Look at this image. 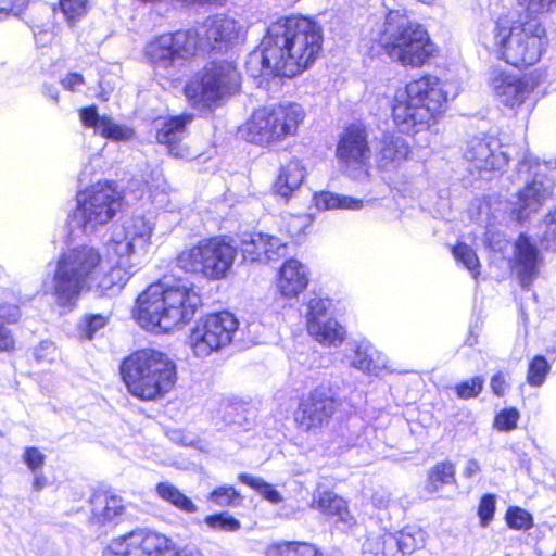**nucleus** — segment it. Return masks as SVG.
Returning a JSON list of instances; mask_svg holds the SVG:
<instances>
[{
	"mask_svg": "<svg viewBox=\"0 0 556 556\" xmlns=\"http://www.w3.org/2000/svg\"><path fill=\"white\" fill-rule=\"evenodd\" d=\"M153 230L154 224L143 216L131 217L116 227L106 242L108 253L117 258L116 265L102 277L99 276L101 255L96 248L81 245L73 249L72 296L85 289H121L147 261Z\"/></svg>",
	"mask_w": 556,
	"mask_h": 556,
	"instance_id": "obj_1",
	"label": "nucleus"
},
{
	"mask_svg": "<svg viewBox=\"0 0 556 556\" xmlns=\"http://www.w3.org/2000/svg\"><path fill=\"white\" fill-rule=\"evenodd\" d=\"M320 26L305 16L281 17L271 23L257 49L249 53L247 73L268 81L294 77L313 65L321 50Z\"/></svg>",
	"mask_w": 556,
	"mask_h": 556,
	"instance_id": "obj_2",
	"label": "nucleus"
},
{
	"mask_svg": "<svg viewBox=\"0 0 556 556\" xmlns=\"http://www.w3.org/2000/svg\"><path fill=\"white\" fill-rule=\"evenodd\" d=\"M527 20L501 16L496 21L490 47L515 67L538 63L548 46L546 28L538 16L556 11V0H517Z\"/></svg>",
	"mask_w": 556,
	"mask_h": 556,
	"instance_id": "obj_3",
	"label": "nucleus"
},
{
	"mask_svg": "<svg viewBox=\"0 0 556 556\" xmlns=\"http://www.w3.org/2000/svg\"><path fill=\"white\" fill-rule=\"evenodd\" d=\"M458 85L442 83L434 76L413 80L394 93L392 114L404 132L426 129L445 110L448 100L458 94Z\"/></svg>",
	"mask_w": 556,
	"mask_h": 556,
	"instance_id": "obj_4",
	"label": "nucleus"
},
{
	"mask_svg": "<svg viewBox=\"0 0 556 556\" xmlns=\"http://www.w3.org/2000/svg\"><path fill=\"white\" fill-rule=\"evenodd\" d=\"M200 303L191 283H154L138 296L134 316L147 330L169 332L188 323Z\"/></svg>",
	"mask_w": 556,
	"mask_h": 556,
	"instance_id": "obj_5",
	"label": "nucleus"
},
{
	"mask_svg": "<svg viewBox=\"0 0 556 556\" xmlns=\"http://www.w3.org/2000/svg\"><path fill=\"white\" fill-rule=\"evenodd\" d=\"M121 376L128 392L147 402L165 397L178 380L175 361L156 349H141L127 356Z\"/></svg>",
	"mask_w": 556,
	"mask_h": 556,
	"instance_id": "obj_6",
	"label": "nucleus"
},
{
	"mask_svg": "<svg viewBox=\"0 0 556 556\" xmlns=\"http://www.w3.org/2000/svg\"><path fill=\"white\" fill-rule=\"evenodd\" d=\"M384 37L388 55L404 66L419 67L435 52L427 30L409 22L400 10L388 13Z\"/></svg>",
	"mask_w": 556,
	"mask_h": 556,
	"instance_id": "obj_7",
	"label": "nucleus"
},
{
	"mask_svg": "<svg viewBox=\"0 0 556 556\" xmlns=\"http://www.w3.org/2000/svg\"><path fill=\"white\" fill-rule=\"evenodd\" d=\"M241 75L233 62L213 61L199 71L186 85L185 94L193 108H211L239 92Z\"/></svg>",
	"mask_w": 556,
	"mask_h": 556,
	"instance_id": "obj_8",
	"label": "nucleus"
},
{
	"mask_svg": "<svg viewBox=\"0 0 556 556\" xmlns=\"http://www.w3.org/2000/svg\"><path fill=\"white\" fill-rule=\"evenodd\" d=\"M304 117L305 112L298 103L283 102L260 108L239 128V135L255 144H270L294 136Z\"/></svg>",
	"mask_w": 556,
	"mask_h": 556,
	"instance_id": "obj_9",
	"label": "nucleus"
},
{
	"mask_svg": "<svg viewBox=\"0 0 556 556\" xmlns=\"http://www.w3.org/2000/svg\"><path fill=\"white\" fill-rule=\"evenodd\" d=\"M238 253L230 240L222 237L202 239L197 244L182 250L177 266L190 274L200 275L208 280L226 278Z\"/></svg>",
	"mask_w": 556,
	"mask_h": 556,
	"instance_id": "obj_10",
	"label": "nucleus"
},
{
	"mask_svg": "<svg viewBox=\"0 0 556 556\" xmlns=\"http://www.w3.org/2000/svg\"><path fill=\"white\" fill-rule=\"evenodd\" d=\"M72 514H84L88 523L101 531L114 529L126 514L124 500L112 492H93L90 486L76 485L72 492Z\"/></svg>",
	"mask_w": 556,
	"mask_h": 556,
	"instance_id": "obj_11",
	"label": "nucleus"
},
{
	"mask_svg": "<svg viewBox=\"0 0 556 556\" xmlns=\"http://www.w3.org/2000/svg\"><path fill=\"white\" fill-rule=\"evenodd\" d=\"M144 55L157 75L174 76L198 55L197 43L190 29L166 33L147 43Z\"/></svg>",
	"mask_w": 556,
	"mask_h": 556,
	"instance_id": "obj_12",
	"label": "nucleus"
},
{
	"mask_svg": "<svg viewBox=\"0 0 556 556\" xmlns=\"http://www.w3.org/2000/svg\"><path fill=\"white\" fill-rule=\"evenodd\" d=\"M486 83L495 99L515 112H530L536 103L539 79L532 74H516L502 66H492Z\"/></svg>",
	"mask_w": 556,
	"mask_h": 556,
	"instance_id": "obj_13",
	"label": "nucleus"
},
{
	"mask_svg": "<svg viewBox=\"0 0 556 556\" xmlns=\"http://www.w3.org/2000/svg\"><path fill=\"white\" fill-rule=\"evenodd\" d=\"M76 201L75 218L87 232L106 224L116 215L122 207L123 195L113 182L104 181L79 192Z\"/></svg>",
	"mask_w": 556,
	"mask_h": 556,
	"instance_id": "obj_14",
	"label": "nucleus"
},
{
	"mask_svg": "<svg viewBox=\"0 0 556 556\" xmlns=\"http://www.w3.org/2000/svg\"><path fill=\"white\" fill-rule=\"evenodd\" d=\"M190 33L197 43V53H223L243 41L247 29L239 20L226 14H216L206 17L202 24L190 29Z\"/></svg>",
	"mask_w": 556,
	"mask_h": 556,
	"instance_id": "obj_15",
	"label": "nucleus"
},
{
	"mask_svg": "<svg viewBox=\"0 0 556 556\" xmlns=\"http://www.w3.org/2000/svg\"><path fill=\"white\" fill-rule=\"evenodd\" d=\"M238 320L229 312L208 315L197 324L189 336V344L197 357H206L228 346L238 330Z\"/></svg>",
	"mask_w": 556,
	"mask_h": 556,
	"instance_id": "obj_16",
	"label": "nucleus"
},
{
	"mask_svg": "<svg viewBox=\"0 0 556 556\" xmlns=\"http://www.w3.org/2000/svg\"><path fill=\"white\" fill-rule=\"evenodd\" d=\"M102 556H178V552L172 539L140 528L113 539Z\"/></svg>",
	"mask_w": 556,
	"mask_h": 556,
	"instance_id": "obj_17",
	"label": "nucleus"
},
{
	"mask_svg": "<svg viewBox=\"0 0 556 556\" xmlns=\"http://www.w3.org/2000/svg\"><path fill=\"white\" fill-rule=\"evenodd\" d=\"M540 166L539 161L530 153H525L522 161L518 164V175H525L526 179L533 175L532 181L518 193L517 202L511 210V214L519 222L538 212L553 192V184L539 173Z\"/></svg>",
	"mask_w": 556,
	"mask_h": 556,
	"instance_id": "obj_18",
	"label": "nucleus"
},
{
	"mask_svg": "<svg viewBox=\"0 0 556 556\" xmlns=\"http://www.w3.org/2000/svg\"><path fill=\"white\" fill-rule=\"evenodd\" d=\"M336 392L323 383L304 395L294 412L296 427L306 432H316L329 422L336 409Z\"/></svg>",
	"mask_w": 556,
	"mask_h": 556,
	"instance_id": "obj_19",
	"label": "nucleus"
},
{
	"mask_svg": "<svg viewBox=\"0 0 556 556\" xmlns=\"http://www.w3.org/2000/svg\"><path fill=\"white\" fill-rule=\"evenodd\" d=\"M329 299L314 296L306 304L304 315L307 333L324 346H339L346 337L345 328L332 317Z\"/></svg>",
	"mask_w": 556,
	"mask_h": 556,
	"instance_id": "obj_20",
	"label": "nucleus"
},
{
	"mask_svg": "<svg viewBox=\"0 0 556 556\" xmlns=\"http://www.w3.org/2000/svg\"><path fill=\"white\" fill-rule=\"evenodd\" d=\"M464 161L471 174L501 170L508 162L500 141L493 137H472L463 150Z\"/></svg>",
	"mask_w": 556,
	"mask_h": 556,
	"instance_id": "obj_21",
	"label": "nucleus"
},
{
	"mask_svg": "<svg viewBox=\"0 0 556 556\" xmlns=\"http://www.w3.org/2000/svg\"><path fill=\"white\" fill-rule=\"evenodd\" d=\"M337 156L348 169L359 170L356 178L367 175L371 152L363 126L351 125L343 131L338 142Z\"/></svg>",
	"mask_w": 556,
	"mask_h": 556,
	"instance_id": "obj_22",
	"label": "nucleus"
},
{
	"mask_svg": "<svg viewBox=\"0 0 556 556\" xmlns=\"http://www.w3.org/2000/svg\"><path fill=\"white\" fill-rule=\"evenodd\" d=\"M515 271L523 289H529L540 274L543 257L535 242L521 233L514 245Z\"/></svg>",
	"mask_w": 556,
	"mask_h": 556,
	"instance_id": "obj_23",
	"label": "nucleus"
},
{
	"mask_svg": "<svg viewBox=\"0 0 556 556\" xmlns=\"http://www.w3.org/2000/svg\"><path fill=\"white\" fill-rule=\"evenodd\" d=\"M241 254L244 261L251 263H267L277 261L287 254V244L271 235L255 232L241 240Z\"/></svg>",
	"mask_w": 556,
	"mask_h": 556,
	"instance_id": "obj_24",
	"label": "nucleus"
},
{
	"mask_svg": "<svg viewBox=\"0 0 556 556\" xmlns=\"http://www.w3.org/2000/svg\"><path fill=\"white\" fill-rule=\"evenodd\" d=\"M192 121V114H181L165 119L157 129V142L166 146L168 152L175 157L189 156L190 153L185 140L188 136L187 126Z\"/></svg>",
	"mask_w": 556,
	"mask_h": 556,
	"instance_id": "obj_25",
	"label": "nucleus"
},
{
	"mask_svg": "<svg viewBox=\"0 0 556 556\" xmlns=\"http://www.w3.org/2000/svg\"><path fill=\"white\" fill-rule=\"evenodd\" d=\"M343 363L362 372L379 376L388 368V359L370 342L361 341L346 349Z\"/></svg>",
	"mask_w": 556,
	"mask_h": 556,
	"instance_id": "obj_26",
	"label": "nucleus"
},
{
	"mask_svg": "<svg viewBox=\"0 0 556 556\" xmlns=\"http://www.w3.org/2000/svg\"><path fill=\"white\" fill-rule=\"evenodd\" d=\"M309 271L295 258L287 260L279 269L276 287L286 299L298 298L308 286Z\"/></svg>",
	"mask_w": 556,
	"mask_h": 556,
	"instance_id": "obj_27",
	"label": "nucleus"
},
{
	"mask_svg": "<svg viewBox=\"0 0 556 556\" xmlns=\"http://www.w3.org/2000/svg\"><path fill=\"white\" fill-rule=\"evenodd\" d=\"M79 116L84 126L93 128L97 134L108 139L124 140L129 137L127 128L114 123L110 117L100 116L96 106L81 109Z\"/></svg>",
	"mask_w": 556,
	"mask_h": 556,
	"instance_id": "obj_28",
	"label": "nucleus"
},
{
	"mask_svg": "<svg viewBox=\"0 0 556 556\" xmlns=\"http://www.w3.org/2000/svg\"><path fill=\"white\" fill-rule=\"evenodd\" d=\"M312 507L329 517L337 518V521L348 527L353 523V516L349 511L346 502L332 492H319L314 496Z\"/></svg>",
	"mask_w": 556,
	"mask_h": 556,
	"instance_id": "obj_29",
	"label": "nucleus"
},
{
	"mask_svg": "<svg viewBox=\"0 0 556 556\" xmlns=\"http://www.w3.org/2000/svg\"><path fill=\"white\" fill-rule=\"evenodd\" d=\"M409 148L401 136L384 135L380 142L379 166L384 169L397 167L407 156Z\"/></svg>",
	"mask_w": 556,
	"mask_h": 556,
	"instance_id": "obj_30",
	"label": "nucleus"
},
{
	"mask_svg": "<svg viewBox=\"0 0 556 556\" xmlns=\"http://www.w3.org/2000/svg\"><path fill=\"white\" fill-rule=\"evenodd\" d=\"M426 532L417 527H406L396 534L388 533L384 544H392L397 547L396 556L410 555L426 544Z\"/></svg>",
	"mask_w": 556,
	"mask_h": 556,
	"instance_id": "obj_31",
	"label": "nucleus"
},
{
	"mask_svg": "<svg viewBox=\"0 0 556 556\" xmlns=\"http://www.w3.org/2000/svg\"><path fill=\"white\" fill-rule=\"evenodd\" d=\"M305 177V168L299 160H291L285 165L274 185L277 194L288 199L300 188Z\"/></svg>",
	"mask_w": 556,
	"mask_h": 556,
	"instance_id": "obj_32",
	"label": "nucleus"
},
{
	"mask_svg": "<svg viewBox=\"0 0 556 556\" xmlns=\"http://www.w3.org/2000/svg\"><path fill=\"white\" fill-rule=\"evenodd\" d=\"M314 202L318 210H361L364 205L362 199L323 191L314 195Z\"/></svg>",
	"mask_w": 556,
	"mask_h": 556,
	"instance_id": "obj_33",
	"label": "nucleus"
},
{
	"mask_svg": "<svg viewBox=\"0 0 556 556\" xmlns=\"http://www.w3.org/2000/svg\"><path fill=\"white\" fill-rule=\"evenodd\" d=\"M155 492L160 498L184 513L193 514L198 510V506L192 500L169 482L157 483Z\"/></svg>",
	"mask_w": 556,
	"mask_h": 556,
	"instance_id": "obj_34",
	"label": "nucleus"
},
{
	"mask_svg": "<svg viewBox=\"0 0 556 556\" xmlns=\"http://www.w3.org/2000/svg\"><path fill=\"white\" fill-rule=\"evenodd\" d=\"M52 288L59 305L67 306L70 304V263L65 254L58 262Z\"/></svg>",
	"mask_w": 556,
	"mask_h": 556,
	"instance_id": "obj_35",
	"label": "nucleus"
},
{
	"mask_svg": "<svg viewBox=\"0 0 556 556\" xmlns=\"http://www.w3.org/2000/svg\"><path fill=\"white\" fill-rule=\"evenodd\" d=\"M318 551L305 542H279L269 545L266 556H317Z\"/></svg>",
	"mask_w": 556,
	"mask_h": 556,
	"instance_id": "obj_36",
	"label": "nucleus"
},
{
	"mask_svg": "<svg viewBox=\"0 0 556 556\" xmlns=\"http://www.w3.org/2000/svg\"><path fill=\"white\" fill-rule=\"evenodd\" d=\"M455 482V467L450 462L437 464L428 473L427 490L431 493L438 492L444 484Z\"/></svg>",
	"mask_w": 556,
	"mask_h": 556,
	"instance_id": "obj_37",
	"label": "nucleus"
},
{
	"mask_svg": "<svg viewBox=\"0 0 556 556\" xmlns=\"http://www.w3.org/2000/svg\"><path fill=\"white\" fill-rule=\"evenodd\" d=\"M238 479L241 483L249 485L255 490L260 495L273 504H278L282 501L281 494L265 480L249 473H240Z\"/></svg>",
	"mask_w": 556,
	"mask_h": 556,
	"instance_id": "obj_38",
	"label": "nucleus"
},
{
	"mask_svg": "<svg viewBox=\"0 0 556 556\" xmlns=\"http://www.w3.org/2000/svg\"><path fill=\"white\" fill-rule=\"evenodd\" d=\"M109 316L103 314H86L77 325V332L81 339L91 340L98 331L103 329Z\"/></svg>",
	"mask_w": 556,
	"mask_h": 556,
	"instance_id": "obj_39",
	"label": "nucleus"
},
{
	"mask_svg": "<svg viewBox=\"0 0 556 556\" xmlns=\"http://www.w3.org/2000/svg\"><path fill=\"white\" fill-rule=\"evenodd\" d=\"M455 260L462 263L464 267L471 273L473 278H477L480 274L479 267L480 262L476 252L465 243H458L452 250Z\"/></svg>",
	"mask_w": 556,
	"mask_h": 556,
	"instance_id": "obj_40",
	"label": "nucleus"
},
{
	"mask_svg": "<svg viewBox=\"0 0 556 556\" xmlns=\"http://www.w3.org/2000/svg\"><path fill=\"white\" fill-rule=\"evenodd\" d=\"M505 520L507 526L514 530L527 531L533 527L532 515L518 506H511L507 509Z\"/></svg>",
	"mask_w": 556,
	"mask_h": 556,
	"instance_id": "obj_41",
	"label": "nucleus"
},
{
	"mask_svg": "<svg viewBox=\"0 0 556 556\" xmlns=\"http://www.w3.org/2000/svg\"><path fill=\"white\" fill-rule=\"evenodd\" d=\"M549 369L551 367L544 356H535L529 364L527 382L531 387H541L544 383Z\"/></svg>",
	"mask_w": 556,
	"mask_h": 556,
	"instance_id": "obj_42",
	"label": "nucleus"
},
{
	"mask_svg": "<svg viewBox=\"0 0 556 556\" xmlns=\"http://www.w3.org/2000/svg\"><path fill=\"white\" fill-rule=\"evenodd\" d=\"M204 522L208 528L224 532H236L241 527L240 521L228 513L206 516Z\"/></svg>",
	"mask_w": 556,
	"mask_h": 556,
	"instance_id": "obj_43",
	"label": "nucleus"
},
{
	"mask_svg": "<svg viewBox=\"0 0 556 556\" xmlns=\"http://www.w3.org/2000/svg\"><path fill=\"white\" fill-rule=\"evenodd\" d=\"M313 218L309 214H289L285 218V227L292 238H300L305 233V230L311 226Z\"/></svg>",
	"mask_w": 556,
	"mask_h": 556,
	"instance_id": "obj_44",
	"label": "nucleus"
},
{
	"mask_svg": "<svg viewBox=\"0 0 556 556\" xmlns=\"http://www.w3.org/2000/svg\"><path fill=\"white\" fill-rule=\"evenodd\" d=\"M239 498V493L233 486L230 485L218 486L214 489L208 495V500L220 507L232 506Z\"/></svg>",
	"mask_w": 556,
	"mask_h": 556,
	"instance_id": "obj_45",
	"label": "nucleus"
},
{
	"mask_svg": "<svg viewBox=\"0 0 556 556\" xmlns=\"http://www.w3.org/2000/svg\"><path fill=\"white\" fill-rule=\"evenodd\" d=\"M545 231L540 238L541 245L546 251L556 252V211L544 218Z\"/></svg>",
	"mask_w": 556,
	"mask_h": 556,
	"instance_id": "obj_46",
	"label": "nucleus"
},
{
	"mask_svg": "<svg viewBox=\"0 0 556 556\" xmlns=\"http://www.w3.org/2000/svg\"><path fill=\"white\" fill-rule=\"evenodd\" d=\"M519 417L516 408H505L496 415L493 426L498 431H511L517 427Z\"/></svg>",
	"mask_w": 556,
	"mask_h": 556,
	"instance_id": "obj_47",
	"label": "nucleus"
},
{
	"mask_svg": "<svg viewBox=\"0 0 556 556\" xmlns=\"http://www.w3.org/2000/svg\"><path fill=\"white\" fill-rule=\"evenodd\" d=\"M484 380L481 377H473L456 386V393L459 399L468 400L477 397L483 389Z\"/></svg>",
	"mask_w": 556,
	"mask_h": 556,
	"instance_id": "obj_48",
	"label": "nucleus"
},
{
	"mask_svg": "<svg viewBox=\"0 0 556 556\" xmlns=\"http://www.w3.org/2000/svg\"><path fill=\"white\" fill-rule=\"evenodd\" d=\"M387 534L380 536H369L363 544V551L374 555L382 554L383 556H396L392 552V544H384Z\"/></svg>",
	"mask_w": 556,
	"mask_h": 556,
	"instance_id": "obj_49",
	"label": "nucleus"
},
{
	"mask_svg": "<svg viewBox=\"0 0 556 556\" xmlns=\"http://www.w3.org/2000/svg\"><path fill=\"white\" fill-rule=\"evenodd\" d=\"M496 506V498L493 494H485L481 497L478 516L482 527H486L493 519Z\"/></svg>",
	"mask_w": 556,
	"mask_h": 556,
	"instance_id": "obj_50",
	"label": "nucleus"
},
{
	"mask_svg": "<svg viewBox=\"0 0 556 556\" xmlns=\"http://www.w3.org/2000/svg\"><path fill=\"white\" fill-rule=\"evenodd\" d=\"M22 459L27 468L33 473H36L42 469L46 462V455L39 448L31 446L25 448Z\"/></svg>",
	"mask_w": 556,
	"mask_h": 556,
	"instance_id": "obj_51",
	"label": "nucleus"
},
{
	"mask_svg": "<svg viewBox=\"0 0 556 556\" xmlns=\"http://www.w3.org/2000/svg\"><path fill=\"white\" fill-rule=\"evenodd\" d=\"M56 356V349L50 341H42L35 348L34 357L38 364L52 363Z\"/></svg>",
	"mask_w": 556,
	"mask_h": 556,
	"instance_id": "obj_52",
	"label": "nucleus"
},
{
	"mask_svg": "<svg viewBox=\"0 0 556 556\" xmlns=\"http://www.w3.org/2000/svg\"><path fill=\"white\" fill-rule=\"evenodd\" d=\"M20 318V309L16 305H0V325L14 324Z\"/></svg>",
	"mask_w": 556,
	"mask_h": 556,
	"instance_id": "obj_53",
	"label": "nucleus"
},
{
	"mask_svg": "<svg viewBox=\"0 0 556 556\" xmlns=\"http://www.w3.org/2000/svg\"><path fill=\"white\" fill-rule=\"evenodd\" d=\"M490 386L495 395L503 396L506 391V388H507L506 379H505L503 372H501V371L496 372L491 378Z\"/></svg>",
	"mask_w": 556,
	"mask_h": 556,
	"instance_id": "obj_54",
	"label": "nucleus"
},
{
	"mask_svg": "<svg viewBox=\"0 0 556 556\" xmlns=\"http://www.w3.org/2000/svg\"><path fill=\"white\" fill-rule=\"evenodd\" d=\"M14 349V339L10 330L0 325V352H8Z\"/></svg>",
	"mask_w": 556,
	"mask_h": 556,
	"instance_id": "obj_55",
	"label": "nucleus"
},
{
	"mask_svg": "<svg viewBox=\"0 0 556 556\" xmlns=\"http://www.w3.org/2000/svg\"><path fill=\"white\" fill-rule=\"evenodd\" d=\"M481 471V465L478 459L469 458L463 468V476L466 479H472Z\"/></svg>",
	"mask_w": 556,
	"mask_h": 556,
	"instance_id": "obj_56",
	"label": "nucleus"
},
{
	"mask_svg": "<svg viewBox=\"0 0 556 556\" xmlns=\"http://www.w3.org/2000/svg\"><path fill=\"white\" fill-rule=\"evenodd\" d=\"M372 504L379 509L387 508L391 503L390 493L384 490H378L372 494Z\"/></svg>",
	"mask_w": 556,
	"mask_h": 556,
	"instance_id": "obj_57",
	"label": "nucleus"
},
{
	"mask_svg": "<svg viewBox=\"0 0 556 556\" xmlns=\"http://www.w3.org/2000/svg\"><path fill=\"white\" fill-rule=\"evenodd\" d=\"M28 5V0H13L10 9L0 8V20L7 17L10 12H14L15 15H18L23 12Z\"/></svg>",
	"mask_w": 556,
	"mask_h": 556,
	"instance_id": "obj_58",
	"label": "nucleus"
},
{
	"mask_svg": "<svg viewBox=\"0 0 556 556\" xmlns=\"http://www.w3.org/2000/svg\"><path fill=\"white\" fill-rule=\"evenodd\" d=\"M88 0H72V22L87 13Z\"/></svg>",
	"mask_w": 556,
	"mask_h": 556,
	"instance_id": "obj_59",
	"label": "nucleus"
},
{
	"mask_svg": "<svg viewBox=\"0 0 556 556\" xmlns=\"http://www.w3.org/2000/svg\"><path fill=\"white\" fill-rule=\"evenodd\" d=\"M48 483L46 476L40 471L34 473L33 490L36 492L41 491Z\"/></svg>",
	"mask_w": 556,
	"mask_h": 556,
	"instance_id": "obj_60",
	"label": "nucleus"
},
{
	"mask_svg": "<svg viewBox=\"0 0 556 556\" xmlns=\"http://www.w3.org/2000/svg\"><path fill=\"white\" fill-rule=\"evenodd\" d=\"M58 10L61 11L66 22H70V0H60L58 5H52V11L55 13Z\"/></svg>",
	"mask_w": 556,
	"mask_h": 556,
	"instance_id": "obj_61",
	"label": "nucleus"
},
{
	"mask_svg": "<svg viewBox=\"0 0 556 556\" xmlns=\"http://www.w3.org/2000/svg\"><path fill=\"white\" fill-rule=\"evenodd\" d=\"M45 93L55 103L59 102V89L56 86L47 85L45 86Z\"/></svg>",
	"mask_w": 556,
	"mask_h": 556,
	"instance_id": "obj_62",
	"label": "nucleus"
},
{
	"mask_svg": "<svg viewBox=\"0 0 556 556\" xmlns=\"http://www.w3.org/2000/svg\"><path fill=\"white\" fill-rule=\"evenodd\" d=\"M83 76L76 73H72V88L76 85L83 84Z\"/></svg>",
	"mask_w": 556,
	"mask_h": 556,
	"instance_id": "obj_63",
	"label": "nucleus"
},
{
	"mask_svg": "<svg viewBox=\"0 0 556 556\" xmlns=\"http://www.w3.org/2000/svg\"><path fill=\"white\" fill-rule=\"evenodd\" d=\"M59 85L62 86L63 90H67L70 89V83H66V79L65 78H62L60 81H59Z\"/></svg>",
	"mask_w": 556,
	"mask_h": 556,
	"instance_id": "obj_64",
	"label": "nucleus"
}]
</instances>
